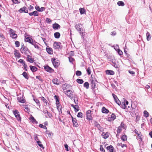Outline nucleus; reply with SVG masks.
<instances>
[{
    "label": "nucleus",
    "mask_w": 152,
    "mask_h": 152,
    "mask_svg": "<svg viewBox=\"0 0 152 152\" xmlns=\"http://www.w3.org/2000/svg\"><path fill=\"white\" fill-rule=\"evenodd\" d=\"M144 116L145 117L147 118L148 117L149 115V114L148 112L146 110H144L143 112Z\"/></svg>",
    "instance_id": "38"
},
{
    "label": "nucleus",
    "mask_w": 152,
    "mask_h": 152,
    "mask_svg": "<svg viewBox=\"0 0 152 152\" xmlns=\"http://www.w3.org/2000/svg\"><path fill=\"white\" fill-rule=\"evenodd\" d=\"M15 44L16 47H18L20 45V42L18 41H15Z\"/></svg>",
    "instance_id": "52"
},
{
    "label": "nucleus",
    "mask_w": 152,
    "mask_h": 152,
    "mask_svg": "<svg viewBox=\"0 0 152 152\" xmlns=\"http://www.w3.org/2000/svg\"><path fill=\"white\" fill-rule=\"evenodd\" d=\"M109 133L108 132H106L105 133L104 132H103L102 134V136H103V138L104 139H106L109 137Z\"/></svg>",
    "instance_id": "23"
},
{
    "label": "nucleus",
    "mask_w": 152,
    "mask_h": 152,
    "mask_svg": "<svg viewBox=\"0 0 152 152\" xmlns=\"http://www.w3.org/2000/svg\"><path fill=\"white\" fill-rule=\"evenodd\" d=\"M69 62L71 63H72L73 61L75 60L72 57H69Z\"/></svg>",
    "instance_id": "56"
},
{
    "label": "nucleus",
    "mask_w": 152,
    "mask_h": 152,
    "mask_svg": "<svg viewBox=\"0 0 152 152\" xmlns=\"http://www.w3.org/2000/svg\"><path fill=\"white\" fill-rule=\"evenodd\" d=\"M17 100L20 103H24L25 102L26 100H25L23 98V97L22 98L21 97H18Z\"/></svg>",
    "instance_id": "25"
},
{
    "label": "nucleus",
    "mask_w": 152,
    "mask_h": 152,
    "mask_svg": "<svg viewBox=\"0 0 152 152\" xmlns=\"http://www.w3.org/2000/svg\"><path fill=\"white\" fill-rule=\"evenodd\" d=\"M91 111L88 110L86 112V118L88 121L93 120V118L91 116Z\"/></svg>",
    "instance_id": "5"
},
{
    "label": "nucleus",
    "mask_w": 152,
    "mask_h": 152,
    "mask_svg": "<svg viewBox=\"0 0 152 152\" xmlns=\"http://www.w3.org/2000/svg\"><path fill=\"white\" fill-rule=\"evenodd\" d=\"M36 78L37 79H38L39 81H41V82L42 83L43 81V79L41 78V76H37L36 77Z\"/></svg>",
    "instance_id": "50"
},
{
    "label": "nucleus",
    "mask_w": 152,
    "mask_h": 152,
    "mask_svg": "<svg viewBox=\"0 0 152 152\" xmlns=\"http://www.w3.org/2000/svg\"><path fill=\"white\" fill-rule=\"evenodd\" d=\"M116 118V116L115 114L113 113L111 115V117L108 118V121H111V120L113 121Z\"/></svg>",
    "instance_id": "22"
},
{
    "label": "nucleus",
    "mask_w": 152,
    "mask_h": 152,
    "mask_svg": "<svg viewBox=\"0 0 152 152\" xmlns=\"http://www.w3.org/2000/svg\"><path fill=\"white\" fill-rule=\"evenodd\" d=\"M19 12L20 13L24 12L25 13H28V8L25 7H24L21 8L19 10Z\"/></svg>",
    "instance_id": "10"
},
{
    "label": "nucleus",
    "mask_w": 152,
    "mask_h": 152,
    "mask_svg": "<svg viewBox=\"0 0 152 152\" xmlns=\"http://www.w3.org/2000/svg\"><path fill=\"white\" fill-rule=\"evenodd\" d=\"M112 64H111L112 66H114L115 68H118L119 67V65L118 63H116L115 60L113 59H111L110 60Z\"/></svg>",
    "instance_id": "8"
},
{
    "label": "nucleus",
    "mask_w": 152,
    "mask_h": 152,
    "mask_svg": "<svg viewBox=\"0 0 152 152\" xmlns=\"http://www.w3.org/2000/svg\"><path fill=\"white\" fill-rule=\"evenodd\" d=\"M77 116L78 118H82L83 116V114L81 112H79L77 115Z\"/></svg>",
    "instance_id": "48"
},
{
    "label": "nucleus",
    "mask_w": 152,
    "mask_h": 152,
    "mask_svg": "<svg viewBox=\"0 0 152 152\" xmlns=\"http://www.w3.org/2000/svg\"><path fill=\"white\" fill-rule=\"evenodd\" d=\"M61 45V43L60 42H55L53 45L55 49H59L62 48V46Z\"/></svg>",
    "instance_id": "3"
},
{
    "label": "nucleus",
    "mask_w": 152,
    "mask_h": 152,
    "mask_svg": "<svg viewBox=\"0 0 152 152\" xmlns=\"http://www.w3.org/2000/svg\"><path fill=\"white\" fill-rule=\"evenodd\" d=\"M9 32L11 37H12L13 39H15L17 38V35L14 32L13 29H10Z\"/></svg>",
    "instance_id": "6"
},
{
    "label": "nucleus",
    "mask_w": 152,
    "mask_h": 152,
    "mask_svg": "<svg viewBox=\"0 0 152 152\" xmlns=\"http://www.w3.org/2000/svg\"><path fill=\"white\" fill-rule=\"evenodd\" d=\"M122 129L123 128H122V127H121V126H118V129L117 130V134L120 133L121 132Z\"/></svg>",
    "instance_id": "44"
},
{
    "label": "nucleus",
    "mask_w": 152,
    "mask_h": 152,
    "mask_svg": "<svg viewBox=\"0 0 152 152\" xmlns=\"http://www.w3.org/2000/svg\"><path fill=\"white\" fill-rule=\"evenodd\" d=\"M81 15H83L86 13V10L84 8H80L79 9Z\"/></svg>",
    "instance_id": "29"
},
{
    "label": "nucleus",
    "mask_w": 152,
    "mask_h": 152,
    "mask_svg": "<svg viewBox=\"0 0 152 152\" xmlns=\"http://www.w3.org/2000/svg\"><path fill=\"white\" fill-rule=\"evenodd\" d=\"M55 38L56 39H58L60 38L61 34L59 32H55L54 34Z\"/></svg>",
    "instance_id": "31"
},
{
    "label": "nucleus",
    "mask_w": 152,
    "mask_h": 152,
    "mask_svg": "<svg viewBox=\"0 0 152 152\" xmlns=\"http://www.w3.org/2000/svg\"><path fill=\"white\" fill-rule=\"evenodd\" d=\"M37 143L38 145L41 148L44 149V147L43 146V145L42 144L41 142L39 140H37Z\"/></svg>",
    "instance_id": "36"
},
{
    "label": "nucleus",
    "mask_w": 152,
    "mask_h": 152,
    "mask_svg": "<svg viewBox=\"0 0 152 152\" xmlns=\"http://www.w3.org/2000/svg\"><path fill=\"white\" fill-rule=\"evenodd\" d=\"M79 32L80 34H84L85 33V32L84 31V29L83 28H80Z\"/></svg>",
    "instance_id": "57"
},
{
    "label": "nucleus",
    "mask_w": 152,
    "mask_h": 152,
    "mask_svg": "<svg viewBox=\"0 0 152 152\" xmlns=\"http://www.w3.org/2000/svg\"><path fill=\"white\" fill-rule=\"evenodd\" d=\"M127 136L125 134L123 135L121 137V140L123 141H126L127 140Z\"/></svg>",
    "instance_id": "42"
},
{
    "label": "nucleus",
    "mask_w": 152,
    "mask_h": 152,
    "mask_svg": "<svg viewBox=\"0 0 152 152\" xmlns=\"http://www.w3.org/2000/svg\"><path fill=\"white\" fill-rule=\"evenodd\" d=\"M44 69L47 72L50 73H52L54 72V70L48 65L44 66Z\"/></svg>",
    "instance_id": "4"
},
{
    "label": "nucleus",
    "mask_w": 152,
    "mask_h": 152,
    "mask_svg": "<svg viewBox=\"0 0 152 152\" xmlns=\"http://www.w3.org/2000/svg\"><path fill=\"white\" fill-rule=\"evenodd\" d=\"M120 106L121 108H123L124 109H125L126 107V106L125 105V104H124L122 103V104L121 103V105Z\"/></svg>",
    "instance_id": "60"
},
{
    "label": "nucleus",
    "mask_w": 152,
    "mask_h": 152,
    "mask_svg": "<svg viewBox=\"0 0 152 152\" xmlns=\"http://www.w3.org/2000/svg\"><path fill=\"white\" fill-rule=\"evenodd\" d=\"M76 75L77 76H80L82 75L81 71L79 70H77L76 72Z\"/></svg>",
    "instance_id": "45"
},
{
    "label": "nucleus",
    "mask_w": 152,
    "mask_h": 152,
    "mask_svg": "<svg viewBox=\"0 0 152 152\" xmlns=\"http://www.w3.org/2000/svg\"><path fill=\"white\" fill-rule=\"evenodd\" d=\"M53 83L56 85H58L60 84L59 80L57 78L54 79L52 80Z\"/></svg>",
    "instance_id": "26"
},
{
    "label": "nucleus",
    "mask_w": 152,
    "mask_h": 152,
    "mask_svg": "<svg viewBox=\"0 0 152 152\" xmlns=\"http://www.w3.org/2000/svg\"><path fill=\"white\" fill-rule=\"evenodd\" d=\"M94 126L96 127L100 131H103V128L98 123L97 121L94 120Z\"/></svg>",
    "instance_id": "7"
},
{
    "label": "nucleus",
    "mask_w": 152,
    "mask_h": 152,
    "mask_svg": "<svg viewBox=\"0 0 152 152\" xmlns=\"http://www.w3.org/2000/svg\"><path fill=\"white\" fill-rule=\"evenodd\" d=\"M26 46H25L24 44L23 43H22L21 44V47L20 49V52H22L23 51V50H24V48H25Z\"/></svg>",
    "instance_id": "59"
},
{
    "label": "nucleus",
    "mask_w": 152,
    "mask_h": 152,
    "mask_svg": "<svg viewBox=\"0 0 152 152\" xmlns=\"http://www.w3.org/2000/svg\"><path fill=\"white\" fill-rule=\"evenodd\" d=\"M71 117L72 118V121L73 126L75 127H77L79 125L77 122V119L75 118H74L72 115H71Z\"/></svg>",
    "instance_id": "9"
},
{
    "label": "nucleus",
    "mask_w": 152,
    "mask_h": 152,
    "mask_svg": "<svg viewBox=\"0 0 152 152\" xmlns=\"http://www.w3.org/2000/svg\"><path fill=\"white\" fill-rule=\"evenodd\" d=\"M131 108L132 109H134L137 107V106L134 103H132L131 104Z\"/></svg>",
    "instance_id": "54"
},
{
    "label": "nucleus",
    "mask_w": 152,
    "mask_h": 152,
    "mask_svg": "<svg viewBox=\"0 0 152 152\" xmlns=\"http://www.w3.org/2000/svg\"><path fill=\"white\" fill-rule=\"evenodd\" d=\"M25 41L26 42H28L29 43L32 44L33 42H34V40L32 39L30 37H26V36H25Z\"/></svg>",
    "instance_id": "12"
},
{
    "label": "nucleus",
    "mask_w": 152,
    "mask_h": 152,
    "mask_svg": "<svg viewBox=\"0 0 152 152\" xmlns=\"http://www.w3.org/2000/svg\"><path fill=\"white\" fill-rule=\"evenodd\" d=\"M18 62L21 63L22 64H23V65H24V64H25L26 63L22 59H19L18 61Z\"/></svg>",
    "instance_id": "53"
},
{
    "label": "nucleus",
    "mask_w": 152,
    "mask_h": 152,
    "mask_svg": "<svg viewBox=\"0 0 152 152\" xmlns=\"http://www.w3.org/2000/svg\"><path fill=\"white\" fill-rule=\"evenodd\" d=\"M13 113L18 121H21V118L20 115L19 114V113L18 111L17 110H13Z\"/></svg>",
    "instance_id": "2"
},
{
    "label": "nucleus",
    "mask_w": 152,
    "mask_h": 152,
    "mask_svg": "<svg viewBox=\"0 0 152 152\" xmlns=\"http://www.w3.org/2000/svg\"><path fill=\"white\" fill-rule=\"evenodd\" d=\"M91 82V88L93 90L95 88L96 85V83H95V81H94L93 79H91L90 80Z\"/></svg>",
    "instance_id": "15"
},
{
    "label": "nucleus",
    "mask_w": 152,
    "mask_h": 152,
    "mask_svg": "<svg viewBox=\"0 0 152 152\" xmlns=\"http://www.w3.org/2000/svg\"><path fill=\"white\" fill-rule=\"evenodd\" d=\"M116 51L118 53V55L120 56L123 54L122 51L120 49H118V50H117Z\"/></svg>",
    "instance_id": "55"
},
{
    "label": "nucleus",
    "mask_w": 152,
    "mask_h": 152,
    "mask_svg": "<svg viewBox=\"0 0 152 152\" xmlns=\"http://www.w3.org/2000/svg\"><path fill=\"white\" fill-rule=\"evenodd\" d=\"M12 2L15 4H19L20 2L19 1H18V0H12Z\"/></svg>",
    "instance_id": "61"
},
{
    "label": "nucleus",
    "mask_w": 152,
    "mask_h": 152,
    "mask_svg": "<svg viewBox=\"0 0 152 152\" xmlns=\"http://www.w3.org/2000/svg\"><path fill=\"white\" fill-rule=\"evenodd\" d=\"M86 71L87 74L89 75H90L91 73L90 67H88L86 69Z\"/></svg>",
    "instance_id": "49"
},
{
    "label": "nucleus",
    "mask_w": 152,
    "mask_h": 152,
    "mask_svg": "<svg viewBox=\"0 0 152 152\" xmlns=\"http://www.w3.org/2000/svg\"><path fill=\"white\" fill-rule=\"evenodd\" d=\"M105 72L107 74L110 75H113L115 74V72L114 71L110 70H106L105 71Z\"/></svg>",
    "instance_id": "24"
},
{
    "label": "nucleus",
    "mask_w": 152,
    "mask_h": 152,
    "mask_svg": "<svg viewBox=\"0 0 152 152\" xmlns=\"http://www.w3.org/2000/svg\"><path fill=\"white\" fill-rule=\"evenodd\" d=\"M22 75L26 79H28L29 77L28 76V75L27 74V73L26 72H23V73L22 74Z\"/></svg>",
    "instance_id": "32"
},
{
    "label": "nucleus",
    "mask_w": 152,
    "mask_h": 152,
    "mask_svg": "<svg viewBox=\"0 0 152 152\" xmlns=\"http://www.w3.org/2000/svg\"><path fill=\"white\" fill-rule=\"evenodd\" d=\"M106 148L107 150H109L110 152H114V148L112 145L107 146Z\"/></svg>",
    "instance_id": "19"
},
{
    "label": "nucleus",
    "mask_w": 152,
    "mask_h": 152,
    "mask_svg": "<svg viewBox=\"0 0 152 152\" xmlns=\"http://www.w3.org/2000/svg\"><path fill=\"white\" fill-rule=\"evenodd\" d=\"M29 15L30 16L34 15V16H37L39 15V13L37 11H34L32 12L29 13Z\"/></svg>",
    "instance_id": "20"
},
{
    "label": "nucleus",
    "mask_w": 152,
    "mask_h": 152,
    "mask_svg": "<svg viewBox=\"0 0 152 152\" xmlns=\"http://www.w3.org/2000/svg\"><path fill=\"white\" fill-rule=\"evenodd\" d=\"M46 21L47 23H51L52 20L50 18H47L46 19Z\"/></svg>",
    "instance_id": "64"
},
{
    "label": "nucleus",
    "mask_w": 152,
    "mask_h": 152,
    "mask_svg": "<svg viewBox=\"0 0 152 152\" xmlns=\"http://www.w3.org/2000/svg\"><path fill=\"white\" fill-rule=\"evenodd\" d=\"M41 99V100L43 101V102L45 104V106H46L48 105V104H49V103H48V102L46 100L44 97L41 96L40 97Z\"/></svg>",
    "instance_id": "30"
},
{
    "label": "nucleus",
    "mask_w": 152,
    "mask_h": 152,
    "mask_svg": "<svg viewBox=\"0 0 152 152\" xmlns=\"http://www.w3.org/2000/svg\"><path fill=\"white\" fill-rule=\"evenodd\" d=\"M14 53L15 57H17V58H19L20 57L21 55L18 50L16 49H15L14 51Z\"/></svg>",
    "instance_id": "13"
},
{
    "label": "nucleus",
    "mask_w": 152,
    "mask_h": 152,
    "mask_svg": "<svg viewBox=\"0 0 152 152\" xmlns=\"http://www.w3.org/2000/svg\"><path fill=\"white\" fill-rule=\"evenodd\" d=\"M33 97V100L39 106L40 105V103L39 100L37 99H36L34 98V95H32Z\"/></svg>",
    "instance_id": "35"
},
{
    "label": "nucleus",
    "mask_w": 152,
    "mask_h": 152,
    "mask_svg": "<svg viewBox=\"0 0 152 152\" xmlns=\"http://www.w3.org/2000/svg\"><path fill=\"white\" fill-rule=\"evenodd\" d=\"M38 44H39L36 42L35 40H34V42H33L32 44L31 45H33L35 48L37 49L38 50H40V48L38 46Z\"/></svg>",
    "instance_id": "16"
},
{
    "label": "nucleus",
    "mask_w": 152,
    "mask_h": 152,
    "mask_svg": "<svg viewBox=\"0 0 152 152\" xmlns=\"http://www.w3.org/2000/svg\"><path fill=\"white\" fill-rule=\"evenodd\" d=\"M47 53L49 54H53V50L52 48L47 47L46 49Z\"/></svg>",
    "instance_id": "27"
},
{
    "label": "nucleus",
    "mask_w": 152,
    "mask_h": 152,
    "mask_svg": "<svg viewBox=\"0 0 152 152\" xmlns=\"http://www.w3.org/2000/svg\"><path fill=\"white\" fill-rule=\"evenodd\" d=\"M100 150L102 152H103L105 151V150L103 148L102 145H100V148H99Z\"/></svg>",
    "instance_id": "62"
},
{
    "label": "nucleus",
    "mask_w": 152,
    "mask_h": 152,
    "mask_svg": "<svg viewBox=\"0 0 152 152\" xmlns=\"http://www.w3.org/2000/svg\"><path fill=\"white\" fill-rule=\"evenodd\" d=\"M76 81L78 83L80 84H82L84 82L83 79L79 78H78L76 80Z\"/></svg>",
    "instance_id": "41"
},
{
    "label": "nucleus",
    "mask_w": 152,
    "mask_h": 152,
    "mask_svg": "<svg viewBox=\"0 0 152 152\" xmlns=\"http://www.w3.org/2000/svg\"><path fill=\"white\" fill-rule=\"evenodd\" d=\"M75 28L76 29L79 31V30H80V26L79 25H75Z\"/></svg>",
    "instance_id": "63"
},
{
    "label": "nucleus",
    "mask_w": 152,
    "mask_h": 152,
    "mask_svg": "<svg viewBox=\"0 0 152 152\" xmlns=\"http://www.w3.org/2000/svg\"><path fill=\"white\" fill-rule=\"evenodd\" d=\"M89 83L87 82H86L84 83L83 86L84 87H85L87 89H88L89 88Z\"/></svg>",
    "instance_id": "39"
},
{
    "label": "nucleus",
    "mask_w": 152,
    "mask_h": 152,
    "mask_svg": "<svg viewBox=\"0 0 152 152\" xmlns=\"http://www.w3.org/2000/svg\"><path fill=\"white\" fill-rule=\"evenodd\" d=\"M59 112V114L62 113L61 110V105H58L56 106Z\"/></svg>",
    "instance_id": "34"
},
{
    "label": "nucleus",
    "mask_w": 152,
    "mask_h": 152,
    "mask_svg": "<svg viewBox=\"0 0 152 152\" xmlns=\"http://www.w3.org/2000/svg\"><path fill=\"white\" fill-rule=\"evenodd\" d=\"M23 51L21 52L23 54L25 55H27V54L29 53L30 54H31V53L30 52V51L28 50V48L26 46L25 48H24V50H23Z\"/></svg>",
    "instance_id": "11"
},
{
    "label": "nucleus",
    "mask_w": 152,
    "mask_h": 152,
    "mask_svg": "<svg viewBox=\"0 0 152 152\" xmlns=\"http://www.w3.org/2000/svg\"><path fill=\"white\" fill-rule=\"evenodd\" d=\"M39 126L41 128H43L45 129H47V128L46 126L45 125H43L42 124H39Z\"/></svg>",
    "instance_id": "46"
},
{
    "label": "nucleus",
    "mask_w": 152,
    "mask_h": 152,
    "mask_svg": "<svg viewBox=\"0 0 152 152\" xmlns=\"http://www.w3.org/2000/svg\"><path fill=\"white\" fill-rule=\"evenodd\" d=\"M134 132L137 135L138 137H139V139H140L141 141H142V138L141 137V132H140V133H139L138 131L136 129H135V130H134Z\"/></svg>",
    "instance_id": "33"
},
{
    "label": "nucleus",
    "mask_w": 152,
    "mask_h": 152,
    "mask_svg": "<svg viewBox=\"0 0 152 152\" xmlns=\"http://www.w3.org/2000/svg\"><path fill=\"white\" fill-rule=\"evenodd\" d=\"M102 112L104 113H109V110L106 109L105 107H103L102 109Z\"/></svg>",
    "instance_id": "28"
},
{
    "label": "nucleus",
    "mask_w": 152,
    "mask_h": 152,
    "mask_svg": "<svg viewBox=\"0 0 152 152\" xmlns=\"http://www.w3.org/2000/svg\"><path fill=\"white\" fill-rule=\"evenodd\" d=\"M64 147L65 148L66 150L67 151H69V146L67 144H65L64 145Z\"/></svg>",
    "instance_id": "58"
},
{
    "label": "nucleus",
    "mask_w": 152,
    "mask_h": 152,
    "mask_svg": "<svg viewBox=\"0 0 152 152\" xmlns=\"http://www.w3.org/2000/svg\"><path fill=\"white\" fill-rule=\"evenodd\" d=\"M112 95L115 102L118 99L117 96L114 94L113 93L112 94Z\"/></svg>",
    "instance_id": "51"
},
{
    "label": "nucleus",
    "mask_w": 152,
    "mask_h": 152,
    "mask_svg": "<svg viewBox=\"0 0 152 152\" xmlns=\"http://www.w3.org/2000/svg\"><path fill=\"white\" fill-rule=\"evenodd\" d=\"M54 30H58L60 28V26L57 23H54L52 26Z\"/></svg>",
    "instance_id": "14"
},
{
    "label": "nucleus",
    "mask_w": 152,
    "mask_h": 152,
    "mask_svg": "<svg viewBox=\"0 0 152 152\" xmlns=\"http://www.w3.org/2000/svg\"><path fill=\"white\" fill-rule=\"evenodd\" d=\"M146 36L147 37V40L148 41H149L151 39V36L150 33L148 32H147L146 34Z\"/></svg>",
    "instance_id": "37"
},
{
    "label": "nucleus",
    "mask_w": 152,
    "mask_h": 152,
    "mask_svg": "<svg viewBox=\"0 0 152 152\" xmlns=\"http://www.w3.org/2000/svg\"><path fill=\"white\" fill-rule=\"evenodd\" d=\"M29 120L31 122L34 124H37L38 123L36 121L34 117L31 115V116L29 118Z\"/></svg>",
    "instance_id": "17"
},
{
    "label": "nucleus",
    "mask_w": 152,
    "mask_h": 152,
    "mask_svg": "<svg viewBox=\"0 0 152 152\" xmlns=\"http://www.w3.org/2000/svg\"><path fill=\"white\" fill-rule=\"evenodd\" d=\"M117 5L118 6H124L125 5V4L123 1H119L117 2Z\"/></svg>",
    "instance_id": "40"
},
{
    "label": "nucleus",
    "mask_w": 152,
    "mask_h": 152,
    "mask_svg": "<svg viewBox=\"0 0 152 152\" xmlns=\"http://www.w3.org/2000/svg\"><path fill=\"white\" fill-rule=\"evenodd\" d=\"M71 105L74 108L75 111V112H76L79 110V107L78 105H74L72 104H71Z\"/></svg>",
    "instance_id": "18"
},
{
    "label": "nucleus",
    "mask_w": 152,
    "mask_h": 152,
    "mask_svg": "<svg viewBox=\"0 0 152 152\" xmlns=\"http://www.w3.org/2000/svg\"><path fill=\"white\" fill-rule=\"evenodd\" d=\"M30 70L32 72H35L38 70V68L35 66L32 65L29 66Z\"/></svg>",
    "instance_id": "21"
},
{
    "label": "nucleus",
    "mask_w": 152,
    "mask_h": 152,
    "mask_svg": "<svg viewBox=\"0 0 152 152\" xmlns=\"http://www.w3.org/2000/svg\"><path fill=\"white\" fill-rule=\"evenodd\" d=\"M113 47H114V49L117 51L118 50V49H119V47L118 45H114L113 46Z\"/></svg>",
    "instance_id": "47"
},
{
    "label": "nucleus",
    "mask_w": 152,
    "mask_h": 152,
    "mask_svg": "<svg viewBox=\"0 0 152 152\" xmlns=\"http://www.w3.org/2000/svg\"><path fill=\"white\" fill-rule=\"evenodd\" d=\"M56 58H51V61L53 64L55 68H57L60 65V63L58 60H57V61H56Z\"/></svg>",
    "instance_id": "1"
},
{
    "label": "nucleus",
    "mask_w": 152,
    "mask_h": 152,
    "mask_svg": "<svg viewBox=\"0 0 152 152\" xmlns=\"http://www.w3.org/2000/svg\"><path fill=\"white\" fill-rule=\"evenodd\" d=\"M26 60L28 62L30 63H32L34 62V58H32L31 57L28 58V59H26Z\"/></svg>",
    "instance_id": "43"
}]
</instances>
